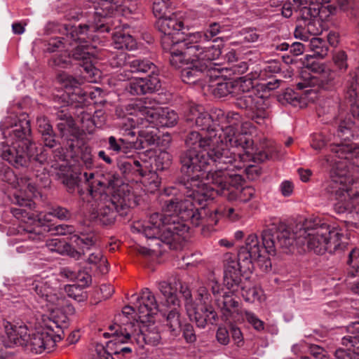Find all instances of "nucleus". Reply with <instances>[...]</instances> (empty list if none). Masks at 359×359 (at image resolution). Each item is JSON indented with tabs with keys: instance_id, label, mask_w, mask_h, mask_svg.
<instances>
[{
	"instance_id": "72a5a7b5",
	"label": "nucleus",
	"mask_w": 359,
	"mask_h": 359,
	"mask_svg": "<svg viewBox=\"0 0 359 359\" xmlns=\"http://www.w3.org/2000/svg\"><path fill=\"white\" fill-rule=\"evenodd\" d=\"M161 87V79L158 76L148 75L144 78L131 79L125 89L130 95H142L158 91Z\"/></svg>"
},
{
	"instance_id": "cd10ccee",
	"label": "nucleus",
	"mask_w": 359,
	"mask_h": 359,
	"mask_svg": "<svg viewBox=\"0 0 359 359\" xmlns=\"http://www.w3.org/2000/svg\"><path fill=\"white\" fill-rule=\"evenodd\" d=\"M57 175L69 193H74L77 190L82 199H86L84 195H86L87 193L86 187L88 182L93 179V172H81L78 173L70 170L67 167L65 170H59Z\"/></svg>"
},
{
	"instance_id": "4d7b16f0",
	"label": "nucleus",
	"mask_w": 359,
	"mask_h": 359,
	"mask_svg": "<svg viewBox=\"0 0 359 359\" xmlns=\"http://www.w3.org/2000/svg\"><path fill=\"white\" fill-rule=\"evenodd\" d=\"M332 60L335 68L334 71L337 73V76L339 78L338 72L343 74L346 72L348 67L347 54L344 50H338L333 54Z\"/></svg>"
},
{
	"instance_id": "aec40b11",
	"label": "nucleus",
	"mask_w": 359,
	"mask_h": 359,
	"mask_svg": "<svg viewBox=\"0 0 359 359\" xmlns=\"http://www.w3.org/2000/svg\"><path fill=\"white\" fill-rule=\"evenodd\" d=\"M13 138L15 141L12 142V149L4 153V159L8 161L9 163L14 167L16 171L10 169L5 170V178L4 180L9 183L15 189L20 187L22 182V177L20 172V168L22 167V129H16L13 130Z\"/></svg>"
},
{
	"instance_id": "680f3d73",
	"label": "nucleus",
	"mask_w": 359,
	"mask_h": 359,
	"mask_svg": "<svg viewBox=\"0 0 359 359\" xmlns=\"http://www.w3.org/2000/svg\"><path fill=\"white\" fill-rule=\"evenodd\" d=\"M152 11L157 20L164 18L172 13L171 8L165 0L156 1L153 4Z\"/></svg>"
},
{
	"instance_id": "864d4df0",
	"label": "nucleus",
	"mask_w": 359,
	"mask_h": 359,
	"mask_svg": "<svg viewBox=\"0 0 359 359\" xmlns=\"http://www.w3.org/2000/svg\"><path fill=\"white\" fill-rule=\"evenodd\" d=\"M66 151L65 152L64 148L62 147H59L53 151V161L55 163L51 165L52 168H54L55 170H65L67 168V161L69 158H71L70 154L66 147V146L63 144Z\"/></svg>"
},
{
	"instance_id": "6e6552de",
	"label": "nucleus",
	"mask_w": 359,
	"mask_h": 359,
	"mask_svg": "<svg viewBox=\"0 0 359 359\" xmlns=\"http://www.w3.org/2000/svg\"><path fill=\"white\" fill-rule=\"evenodd\" d=\"M97 209L89 215V220L103 226L114 224L118 215H126L130 208L137 205L136 197L127 186L120 187L114 194L100 193Z\"/></svg>"
},
{
	"instance_id": "412c9836",
	"label": "nucleus",
	"mask_w": 359,
	"mask_h": 359,
	"mask_svg": "<svg viewBox=\"0 0 359 359\" xmlns=\"http://www.w3.org/2000/svg\"><path fill=\"white\" fill-rule=\"evenodd\" d=\"M196 300L201 305L189 309L188 315L199 328H205L208 323L213 325L217 320V314L211 305L212 297L207 287H200L197 290Z\"/></svg>"
},
{
	"instance_id": "b1692460",
	"label": "nucleus",
	"mask_w": 359,
	"mask_h": 359,
	"mask_svg": "<svg viewBox=\"0 0 359 359\" xmlns=\"http://www.w3.org/2000/svg\"><path fill=\"white\" fill-rule=\"evenodd\" d=\"M74 111L71 109V106H67L66 104L54 114L56 127L62 140V143L66 147L69 144V142H72V140L82 136L72 117Z\"/></svg>"
},
{
	"instance_id": "dca6fc26",
	"label": "nucleus",
	"mask_w": 359,
	"mask_h": 359,
	"mask_svg": "<svg viewBox=\"0 0 359 359\" xmlns=\"http://www.w3.org/2000/svg\"><path fill=\"white\" fill-rule=\"evenodd\" d=\"M216 184L213 187L215 195H221L229 201H239L246 203L255 195V190L251 186L243 187L245 182L244 177L239 174H229L226 171H220L215 174Z\"/></svg>"
},
{
	"instance_id": "58836bf2",
	"label": "nucleus",
	"mask_w": 359,
	"mask_h": 359,
	"mask_svg": "<svg viewBox=\"0 0 359 359\" xmlns=\"http://www.w3.org/2000/svg\"><path fill=\"white\" fill-rule=\"evenodd\" d=\"M135 299V307L140 314V318L152 316L158 311V304L156 297L149 288H144L140 296L137 297Z\"/></svg>"
},
{
	"instance_id": "bb28decb",
	"label": "nucleus",
	"mask_w": 359,
	"mask_h": 359,
	"mask_svg": "<svg viewBox=\"0 0 359 359\" xmlns=\"http://www.w3.org/2000/svg\"><path fill=\"white\" fill-rule=\"evenodd\" d=\"M205 287L208 288V292H211L212 300L221 310L225 320L238 311L239 302L233 297V293L229 294V292H224L217 280H210Z\"/></svg>"
},
{
	"instance_id": "9b49d317",
	"label": "nucleus",
	"mask_w": 359,
	"mask_h": 359,
	"mask_svg": "<svg viewBox=\"0 0 359 359\" xmlns=\"http://www.w3.org/2000/svg\"><path fill=\"white\" fill-rule=\"evenodd\" d=\"M192 57L180 70V77L184 83L194 84L203 76L212 78V73L218 72L215 69L217 63L213 61L219 58V50L214 47L202 48L198 45L187 47L185 52Z\"/></svg>"
},
{
	"instance_id": "e433bc0d",
	"label": "nucleus",
	"mask_w": 359,
	"mask_h": 359,
	"mask_svg": "<svg viewBox=\"0 0 359 359\" xmlns=\"http://www.w3.org/2000/svg\"><path fill=\"white\" fill-rule=\"evenodd\" d=\"M131 325L135 328L133 330L134 341L139 346H143L144 344L156 346L159 344L161 337L156 327H147L140 323H132Z\"/></svg>"
},
{
	"instance_id": "ddd939ff",
	"label": "nucleus",
	"mask_w": 359,
	"mask_h": 359,
	"mask_svg": "<svg viewBox=\"0 0 359 359\" xmlns=\"http://www.w3.org/2000/svg\"><path fill=\"white\" fill-rule=\"evenodd\" d=\"M222 116L217 119L219 143H224L227 147V144L232 147L245 149L249 154L252 151L253 140L251 135L244 131L250 123L245 122L241 125V115L234 111L225 113L220 109Z\"/></svg>"
},
{
	"instance_id": "39448f33",
	"label": "nucleus",
	"mask_w": 359,
	"mask_h": 359,
	"mask_svg": "<svg viewBox=\"0 0 359 359\" xmlns=\"http://www.w3.org/2000/svg\"><path fill=\"white\" fill-rule=\"evenodd\" d=\"M165 201L163 206L164 213L154 212L149 217L147 223L137 222L133 226L134 230L142 233L150 241L148 249L141 248L140 253L144 256H150L153 252H162L168 250H178L182 248L185 240V234L189 231L188 224L184 223L181 219L177 221L172 217L178 215V211L166 210Z\"/></svg>"
},
{
	"instance_id": "ea45409f",
	"label": "nucleus",
	"mask_w": 359,
	"mask_h": 359,
	"mask_svg": "<svg viewBox=\"0 0 359 359\" xmlns=\"http://www.w3.org/2000/svg\"><path fill=\"white\" fill-rule=\"evenodd\" d=\"M66 147L70 154L71 158H80L87 168L94 166L91 149L86 144L82 136L72 140Z\"/></svg>"
},
{
	"instance_id": "2eb2a0df",
	"label": "nucleus",
	"mask_w": 359,
	"mask_h": 359,
	"mask_svg": "<svg viewBox=\"0 0 359 359\" xmlns=\"http://www.w3.org/2000/svg\"><path fill=\"white\" fill-rule=\"evenodd\" d=\"M337 135L342 141L340 143L331 144L329 149L331 156L337 159V161H346L347 170L349 172V165L359 167V147L353 143L346 142L353 137V126L354 123L348 118L337 119Z\"/></svg>"
},
{
	"instance_id": "423d86ee",
	"label": "nucleus",
	"mask_w": 359,
	"mask_h": 359,
	"mask_svg": "<svg viewBox=\"0 0 359 359\" xmlns=\"http://www.w3.org/2000/svg\"><path fill=\"white\" fill-rule=\"evenodd\" d=\"M216 195L211 199L203 201V205H199L191 199H182L178 197H172L166 203V210L168 211H178V215L172 217V219H181L184 223L194 226H202L203 231L206 227L208 230L216 225L222 217H226L231 220H236L238 217L236 210L230 206H221L218 208L210 210L207 207L208 201H212Z\"/></svg>"
},
{
	"instance_id": "20e7f679",
	"label": "nucleus",
	"mask_w": 359,
	"mask_h": 359,
	"mask_svg": "<svg viewBox=\"0 0 359 359\" xmlns=\"http://www.w3.org/2000/svg\"><path fill=\"white\" fill-rule=\"evenodd\" d=\"M26 126H24V146L26 147L27 161L24 158V167L32 172L27 175L24 173V186L27 185V190L24 191V224H39L43 222H50L53 216L60 220H68L72 217L71 212L65 208L57 206L52 208L49 212H39L34 210L35 202L31 198L36 197L39 192L38 181L41 172V166L46 161V154L42 151L41 144L34 142L32 139L27 137V132L29 136L31 134L30 121L26 120Z\"/></svg>"
},
{
	"instance_id": "e2e57ef3",
	"label": "nucleus",
	"mask_w": 359,
	"mask_h": 359,
	"mask_svg": "<svg viewBox=\"0 0 359 359\" xmlns=\"http://www.w3.org/2000/svg\"><path fill=\"white\" fill-rule=\"evenodd\" d=\"M171 164L170 156L166 151H161L154 158L152 167H155L156 170L163 171L170 167Z\"/></svg>"
},
{
	"instance_id": "0eeeda50",
	"label": "nucleus",
	"mask_w": 359,
	"mask_h": 359,
	"mask_svg": "<svg viewBox=\"0 0 359 359\" xmlns=\"http://www.w3.org/2000/svg\"><path fill=\"white\" fill-rule=\"evenodd\" d=\"M67 317L62 316L60 321L48 319L43 325L35 320L24 323V353L39 354L47 351L50 352L57 342L65 336L64 329L67 327Z\"/></svg>"
},
{
	"instance_id": "4468645a",
	"label": "nucleus",
	"mask_w": 359,
	"mask_h": 359,
	"mask_svg": "<svg viewBox=\"0 0 359 359\" xmlns=\"http://www.w3.org/2000/svg\"><path fill=\"white\" fill-rule=\"evenodd\" d=\"M114 14L111 15V18L115 22L113 25H111L110 27L107 30H101L98 29H90L93 25L95 23L97 20H95V14H93V22L82 24H79V32H78L76 30V27H63V29L65 32H69L71 33V37H74L77 36L79 39H85V36H86L88 41L91 44L93 41H95V35H93L94 32L99 33H104V32H112V39L113 44L116 49L118 50H133L136 48L137 43L134 38L128 32H126L124 29L118 27L119 26V20L116 19L113 17Z\"/></svg>"
},
{
	"instance_id": "c9c22d12",
	"label": "nucleus",
	"mask_w": 359,
	"mask_h": 359,
	"mask_svg": "<svg viewBox=\"0 0 359 359\" xmlns=\"http://www.w3.org/2000/svg\"><path fill=\"white\" fill-rule=\"evenodd\" d=\"M156 27L160 32L163 34L161 37L162 43L163 39L166 36L176 41L177 39L175 36L180 34V32L184 29V22L180 14L172 13L164 18L157 20Z\"/></svg>"
},
{
	"instance_id": "bf43d9fd",
	"label": "nucleus",
	"mask_w": 359,
	"mask_h": 359,
	"mask_svg": "<svg viewBox=\"0 0 359 359\" xmlns=\"http://www.w3.org/2000/svg\"><path fill=\"white\" fill-rule=\"evenodd\" d=\"M84 287L76 283L66 285L65 290L68 297L80 302H83L87 299V294L86 292H84Z\"/></svg>"
},
{
	"instance_id": "49530a36",
	"label": "nucleus",
	"mask_w": 359,
	"mask_h": 359,
	"mask_svg": "<svg viewBox=\"0 0 359 359\" xmlns=\"http://www.w3.org/2000/svg\"><path fill=\"white\" fill-rule=\"evenodd\" d=\"M144 164H146L145 161L142 163L134 158L128 157L119 161L118 167L126 177H140V175H142L143 170L146 167Z\"/></svg>"
},
{
	"instance_id": "de8ad7c7",
	"label": "nucleus",
	"mask_w": 359,
	"mask_h": 359,
	"mask_svg": "<svg viewBox=\"0 0 359 359\" xmlns=\"http://www.w3.org/2000/svg\"><path fill=\"white\" fill-rule=\"evenodd\" d=\"M36 126L39 133L41 135L45 147L50 149L55 147L57 141L55 140V134L47 118L44 116L38 117L36 118Z\"/></svg>"
},
{
	"instance_id": "79ce46f5",
	"label": "nucleus",
	"mask_w": 359,
	"mask_h": 359,
	"mask_svg": "<svg viewBox=\"0 0 359 359\" xmlns=\"http://www.w3.org/2000/svg\"><path fill=\"white\" fill-rule=\"evenodd\" d=\"M167 307L166 311L162 314L164 325L172 337H178L181 333L182 325L180 304H168Z\"/></svg>"
},
{
	"instance_id": "37998d69",
	"label": "nucleus",
	"mask_w": 359,
	"mask_h": 359,
	"mask_svg": "<svg viewBox=\"0 0 359 359\" xmlns=\"http://www.w3.org/2000/svg\"><path fill=\"white\" fill-rule=\"evenodd\" d=\"M126 72L137 74H148V75L158 76L160 75L159 68L150 60L147 59L130 58V57H128Z\"/></svg>"
},
{
	"instance_id": "1a4fd4ad",
	"label": "nucleus",
	"mask_w": 359,
	"mask_h": 359,
	"mask_svg": "<svg viewBox=\"0 0 359 359\" xmlns=\"http://www.w3.org/2000/svg\"><path fill=\"white\" fill-rule=\"evenodd\" d=\"M57 81L64 91L60 95V99L64 104L71 106L72 110L76 109V112L74 114L77 116V119L81 123L83 130L93 131L94 126H96L95 116L86 112L83 109L88 95L81 88L83 79H76L67 72H62L57 74Z\"/></svg>"
},
{
	"instance_id": "393cba45",
	"label": "nucleus",
	"mask_w": 359,
	"mask_h": 359,
	"mask_svg": "<svg viewBox=\"0 0 359 359\" xmlns=\"http://www.w3.org/2000/svg\"><path fill=\"white\" fill-rule=\"evenodd\" d=\"M235 105L244 109L246 116L258 125L264 124L268 117L267 104L262 97L243 95L236 98Z\"/></svg>"
},
{
	"instance_id": "f8f14e48",
	"label": "nucleus",
	"mask_w": 359,
	"mask_h": 359,
	"mask_svg": "<svg viewBox=\"0 0 359 359\" xmlns=\"http://www.w3.org/2000/svg\"><path fill=\"white\" fill-rule=\"evenodd\" d=\"M133 328L131 323H123L120 325L118 323H114L109 327V332H104L105 338L112 337L107 343L106 348L102 344H97L95 352L96 359H129L133 355L135 348L133 344Z\"/></svg>"
},
{
	"instance_id": "a19ab883",
	"label": "nucleus",
	"mask_w": 359,
	"mask_h": 359,
	"mask_svg": "<svg viewBox=\"0 0 359 359\" xmlns=\"http://www.w3.org/2000/svg\"><path fill=\"white\" fill-rule=\"evenodd\" d=\"M25 281L24 287L30 294L38 295L41 298H45L47 302L57 306L62 304V299L57 297L56 294H52L53 289L46 286V283L39 280H32L31 279H26Z\"/></svg>"
},
{
	"instance_id": "7ed1b4c3",
	"label": "nucleus",
	"mask_w": 359,
	"mask_h": 359,
	"mask_svg": "<svg viewBox=\"0 0 359 359\" xmlns=\"http://www.w3.org/2000/svg\"><path fill=\"white\" fill-rule=\"evenodd\" d=\"M63 27H76L79 25L71 23L51 22L47 25V29L52 32H59L62 36H57L49 40L46 50L50 53L64 50L65 54L55 55L50 60L49 64L53 67L68 68L73 62L79 65L81 69L80 72L82 76H75L76 79H82L83 83L85 81L95 82L100 76V70L93 65L95 60V46L91 44L87 39H79L77 36L71 37L69 32H65ZM79 32V28H76ZM74 77V76H73Z\"/></svg>"
},
{
	"instance_id": "4c0bfd02",
	"label": "nucleus",
	"mask_w": 359,
	"mask_h": 359,
	"mask_svg": "<svg viewBox=\"0 0 359 359\" xmlns=\"http://www.w3.org/2000/svg\"><path fill=\"white\" fill-rule=\"evenodd\" d=\"M213 76L209 78L210 83L208 91L216 98L225 97L229 95H234L233 84L226 81L227 75L224 73H212Z\"/></svg>"
},
{
	"instance_id": "5701e85b",
	"label": "nucleus",
	"mask_w": 359,
	"mask_h": 359,
	"mask_svg": "<svg viewBox=\"0 0 359 359\" xmlns=\"http://www.w3.org/2000/svg\"><path fill=\"white\" fill-rule=\"evenodd\" d=\"M51 235H66L72 236L78 233L74 226L67 224L55 225L51 222H43L39 224H24V242L28 240L40 241L43 240L46 233Z\"/></svg>"
},
{
	"instance_id": "5fc2aeb1",
	"label": "nucleus",
	"mask_w": 359,
	"mask_h": 359,
	"mask_svg": "<svg viewBox=\"0 0 359 359\" xmlns=\"http://www.w3.org/2000/svg\"><path fill=\"white\" fill-rule=\"evenodd\" d=\"M107 61L109 65L113 68L125 67L126 72V66L128 61L127 53L123 51H110L107 53Z\"/></svg>"
},
{
	"instance_id": "2f4dec72",
	"label": "nucleus",
	"mask_w": 359,
	"mask_h": 359,
	"mask_svg": "<svg viewBox=\"0 0 359 359\" xmlns=\"http://www.w3.org/2000/svg\"><path fill=\"white\" fill-rule=\"evenodd\" d=\"M145 119L151 124V128L172 127L178 120L177 113L168 108H149L144 107L142 110Z\"/></svg>"
},
{
	"instance_id": "f257e3e1",
	"label": "nucleus",
	"mask_w": 359,
	"mask_h": 359,
	"mask_svg": "<svg viewBox=\"0 0 359 359\" xmlns=\"http://www.w3.org/2000/svg\"><path fill=\"white\" fill-rule=\"evenodd\" d=\"M262 241L256 234H250L245 245L240 247L237 257L226 254L224 258V285L231 293L241 290L246 302H252L258 297L254 287L245 289L242 283V272L252 271L255 263L264 262L266 267L270 261L266 255H274L278 248L285 253L291 251L294 242L306 245L309 250L323 255L341 252L346 248L342 229L331 226L328 220L320 217H311L299 222L291 229L285 224H272L262 233Z\"/></svg>"
},
{
	"instance_id": "13d9d810",
	"label": "nucleus",
	"mask_w": 359,
	"mask_h": 359,
	"mask_svg": "<svg viewBox=\"0 0 359 359\" xmlns=\"http://www.w3.org/2000/svg\"><path fill=\"white\" fill-rule=\"evenodd\" d=\"M232 83L233 84L234 95L237 91L250 93V90L253 89L255 86L253 79L249 75L239 77L232 81Z\"/></svg>"
},
{
	"instance_id": "473e14b6",
	"label": "nucleus",
	"mask_w": 359,
	"mask_h": 359,
	"mask_svg": "<svg viewBox=\"0 0 359 359\" xmlns=\"http://www.w3.org/2000/svg\"><path fill=\"white\" fill-rule=\"evenodd\" d=\"M135 124L131 123L130 128H126L125 137H116L111 135L104 141L107 143L106 148L111 155H126L134 149L133 140L131 138L135 135L133 130Z\"/></svg>"
},
{
	"instance_id": "8fccbe9b",
	"label": "nucleus",
	"mask_w": 359,
	"mask_h": 359,
	"mask_svg": "<svg viewBox=\"0 0 359 359\" xmlns=\"http://www.w3.org/2000/svg\"><path fill=\"white\" fill-rule=\"evenodd\" d=\"M87 263L97 273L105 274L109 271L107 260L102 256V252L97 250L90 253L88 257Z\"/></svg>"
},
{
	"instance_id": "09e8293b",
	"label": "nucleus",
	"mask_w": 359,
	"mask_h": 359,
	"mask_svg": "<svg viewBox=\"0 0 359 359\" xmlns=\"http://www.w3.org/2000/svg\"><path fill=\"white\" fill-rule=\"evenodd\" d=\"M140 177L145 191L153 194L158 189L161 184V179L156 171L149 170L147 172L145 168L142 175H140Z\"/></svg>"
},
{
	"instance_id": "603ef678",
	"label": "nucleus",
	"mask_w": 359,
	"mask_h": 359,
	"mask_svg": "<svg viewBox=\"0 0 359 359\" xmlns=\"http://www.w3.org/2000/svg\"><path fill=\"white\" fill-rule=\"evenodd\" d=\"M158 288L165 299L166 305H179L180 299L177 297V288L170 283L161 281L158 283Z\"/></svg>"
},
{
	"instance_id": "c756f323",
	"label": "nucleus",
	"mask_w": 359,
	"mask_h": 359,
	"mask_svg": "<svg viewBox=\"0 0 359 359\" xmlns=\"http://www.w3.org/2000/svg\"><path fill=\"white\" fill-rule=\"evenodd\" d=\"M121 1L97 0V5L94 6L95 20H97V21L89 28L107 30L115 22L111 18V15L116 12L117 6L121 4Z\"/></svg>"
},
{
	"instance_id": "f03ea898",
	"label": "nucleus",
	"mask_w": 359,
	"mask_h": 359,
	"mask_svg": "<svg viewBox=\"0 0 359 359\" xmlns=\"http://www.w3.org/2000/svg\"><path fill=\"white\" fill-rule=\"evenodd\" d=\"M217 138L201 135L191 131L185 138L187 149L180 155L181 172L177 189L184 199L195 200L199 205L215 195V175L232 161L231 150L222 142L215 144Z\"/></svg>"
},
{
	"instance_id": "7c9ffc66",
	"label": "nucleus",
	"mask_w": 359,
	"mask_h": 359,
	"mask_svg": "<svg viewBox=\"0 0 359 359\" xmlns=\"http://www.w3.org/2000/svg\"><path fill=\"white\" fill-rule=\"evenodd\" d=\"M252 151L249 149L251 152L248 154L245 149H243L245 154L241 155V154H236L234 152L231 151V156L233 158L229 163L226 165V168L222 171H226L229 174H239L241 177H243V174H245L249 180H254L256 177L259 176L261 172L259 168L255 165H245V161L247 158H250L254 152L253 145L252 146Z\"/></svg>"
},
{
	"instance_id": "a211bd4d",
	"label": "nucleus",
	"mask_w": 359,
	"mask_h": 359,
	"mask_svg": "<svg viewBox=\"0 0 359 359\" xmlns=\"http://www.w3.org/2000/svg\"><path fill=\"white\" fill-rule=\"evenodd\" d=\"M222 116L220 109L213 108L209 112L203 111L201 106L191 107L186 116L187 124L189 126H195L198 129L204 131L201 133L203 137L217 138V143H219L218 123L217 119Z\"/></svg>"
},
{
	"instance_id": "c85d7f7f",
	"label": "nucleus",
	"mask_w": 359,
	"mask_h": 359,
	"mask_svg": "<svg viewBox=\"0 0 359 359\" xmlns=\"http://www.w3.org/2000/svg\"><path fill=\"white\" fill-rule=\"evenodd\" d=\"M189 41L188 35H187V38H177L176 41L168 36L163 39L162 48L170 54V64L174 68L181 70L190 61V58H186L189 55L185 53L187 47H189L190 44L184 46L182 45L183 42Z\"/></svg>"
},
{
	"instance_id": "6e6d98bb",
	"label": "nucleus",
	"mask_w": 359,
	"mask_h": 359,
	"mask_svg": "<svg viewBox=\"0 0 359 359\" xmlns=\"http://www.w3.org/2000/svg\"><path fill=\"white\" fill-rule=\"evenodd\" d=\"M248 65L245 62H240L237 64H233L229 67H221L219 64L215 66V69L218 70L217 73H224L230 76L235 74H243L247 72Z\"/></svg>"
},
{
	"instance_id": "9d476101",
	"label": "nucleus",
	"mask_w": 359,
	"mask_h": 359,
	"mask_svg": "<svg viewBox=\"0 0 359 359\" xmlns=\"http://www.w3.org/2000/svg\"><path fill=\"white\" fill-rule=\"evenodd\" d=\"M320 11L317 8L303 7L300 9V16L297 20L294 35L308 42L307 48L313 53L311 57L323 58L329 51L327 42L320 38L314 37L320 29Z\"/></svg>"
},
{
	"instance_id": "774afa93",
	"label": "nucleus",
	"mask_w": 359,
	"mask_h": 359,
	"mask_svg": "<svg viewBox=\"0 0 359 359\" xmlns=\"http://www.w3.org/2000/svg\"><path fill=\"white\" fill-rule=\"evenodd\" d=\"M335 359H359V356L351 349V347H339L334 352Z\"/></svg>"
},
{
	"instance_id": "6ab92c4d",
	"label": "nucleus",
	"mask_w": 359,
	"mask_h": 359,
	"mask_svg": "<svg viewBox=\"0 0 359 359\" xmlns=\"http://www.w3.org/2000/svg\"><path fill=\"white\" fill-rule=\"evenodd\" d=\"M326 161L330 166V179L323 184L325 193L331 199L346 195L347 170L346 161H337L331 154L326 156Z\"/></svg>"
},
{
	"instance_id": "4be33fe9",
	"label": "nucleus",
	"mask_w": 359,
	"mask_h": 359,
	"mask_svg": "<svg viewBox=\"0 0 359 359\" xmlns=\"http://www.w3.org/2000/svg\"><path fill=\"white\" fill-rule=\"evenodd\" d=\"M98 241L99 236L90 226H80L78 227V233L71 236V242L75 248L67 243L65 254L79 259L86 252L96 248Z\"/></svg>"
},
{
	"instance_id": "3c124183",
	"label": "nucleus",
	"mask_w": 359,
	"mask_h": 359,
	"mask_svg": "<svg viewBox=\"0 0 359 359\" xmlns=\"http://www.w3.org/2000/svg\"><path fill=\"white\" fill-rule=\"evenodd\" d=\"M353 198L350 196L347 197L346 195H344L343 197H339V198H334L336 203L334 204V210L338 215L346 214L348 217H351L353 210L355 209Z\"/></svg>"
},
{
	"instance_id": "052dcab7",
	"label": "nucleus",
	"mask_w": 359,
	"mask_h": 359,
	"mask_svg": "<svg viewBox=\"0 0 359 359\" xmlns=\"http://www.w3.org/2000/svg\"><path fill=\"white\" fill-rule=\"evenodd\" d=\"M306 47L307 44L306 45L300 42H294L291 45L284 42L277 45L276 49L280 51L288 50L289 53L292 54L293 56H298L304 52Z\"/></svg>"
},
{
	"instance_id": "c03bdc74",
	"label": "nucleus",
	"mask_w": 359,
	"mask_h": 359,
	"mask_svg": "<svg viewBox=\"0 0 359 359\" xmlns=\"http://www.w3.org/2000/svg\"><path fill=\"white\" fill-rule=\"evenodd\" d=\"M157 128L150 130L148 127L146 130L140 131L139 137L135 141L133 140L134 149L149 150L160 143V137L157 134Z\"/></svg>"
},
{
	"instance_id": "f3484780",
	"label": "nucleus",
	"mask_w": 359,
	"mask_h": 359,
	"mask_svg": "<svg viewBox=\"0 0 359 359\" xmlns=\"http://www.w3.org/2000/svg\"><path fill=\"white\" fill-rule=\"evenodd\" d=\"M306 67L316 74L297 83V89L304 90L306 95L316 93L319 88L332 90L340 83L337 73L327 68L324 63L308 60Z\"/></svg>"
},
{
	"instance_id": "a878e982",
	"label": "nucleus",
	"mask_w": 359,
	"mask_h": 359,
	"mask_svg": "<svg viewBox=\"0 0 359 359\" xmlns=\"http://www.w3.org/2000/svg\"><path fill=\"white\" fill-rule=\"evenodd\" d=\"M122 181L119 175L115 172H106L100 176V179H93L90 180L86 187V196L90 197L94 200H97L100 197V193L114 194L116 191L123 186H128L127 184H122Z\"/></svg>"
},
{
	"instance_id": "338daca9",
	"label": "nucleus",
	"mask_w": 359,
	"mask_h": 359,
	"mask_svg": "<svg viewBox=\"0 0 359 359\" xmlns=\"http://www.w3.org/2000/svg\"><path fill=\"white\" fill-rule=\"evenodd\" d=\"M346 196H350L351 198L359 197V177L352 179L347 174V183H346Z\"/></svg>"
},
{
	"instance_id": "0e129e2a",
	"label": "nucleus",
	"mask_w": 359,
	"mask_h": 359,
	"mask_svg": "<svg viewBox=\"0 0 359 359\" xmlns=\"http://www.w3.org/2000/svg\"><path fill=\"white\" fill-rule=\"evenodd\" d=\"M347 263L350 266L348 276H359V249L354 248L350 252Z\"/></svg>"
},
{
	"instance_id": "f704fd0d",
	"label": "nucleus",
	"mask_w": 359,
	"mask_h": 359,
	"mask_svg": "<svg viewBox=\"0 0 359 359\" xmlns=\"http://www.w3.org/2000/svg\"><path fill=\"white\" fill-rule=\"evenodd\" d=\"M222 27L217 22L210 23L204 32H196L187 34L189 36V41L183 42L182 46L198 45L202 48L214 47L219 50V55L222 53L219 45H215L210 42L215 36L220 33Z\"/></svg>"
},
{
	"instance_id": "a18cd8bd",
	"label": "nucleus",
	"mask_w": 359,
	"mask_h": 359,
	"mask_svg": "<svg viewBox=\"0 0 359 359\" xmlns=\"http://www.w3.org/2000/svg\"><path fill=\"white\" fill-rule=\"evenodd\" d=\"M4 332L2 336V343L6 348H13L15 346L21 345L22 334L20 330L21 325L12 324L8 321L4 322Z\"/></svg>"
},
{
	"instance_id": "69168bd1",
	"label": "nucleus",
	"mask_w": 359,
	"mask_h": 359,
	"mask_svg": "<svg viewBox=\"0 0 359 359\" xmlns=\"http://www.w3.org/2000/svg\"><path fill=\"white\" fill-rule=\"evenodd\" d=\"M92 267H84L83 269H79L76 272V278L75 280L77 282L76 284L80 285L84 287H87L90 285L92 282Z\"/></svg>"
}]
</instances>
